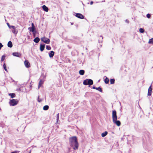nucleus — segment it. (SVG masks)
Returning a JSON list of instances; mask_svg holds the SVG:
<instances>
[{
	"label": "nucleus",
	"instance_id": "nucleus-11",
	"mask_svg": "<svg viewBox=\"0 0 153 153\" xmlns=\"http://www.w3.org/2000/svg\"><path fill=\"white\" fill-rule=\"evenodd\" d=\"M92 88L94 89H96V90L100 91V92H102V88L100 87H99L98 88H97L94 86H93V87Z\"/></svg>",
	"mask_w": 153,
	"mask_h": 153
},
{
	"label": "nucleus",
	"instance_id": "nucleus-15",
	"mask_svg": "<svg viewBox=\"0 0 153 153\" xmlns=\"http://www.w3.org/2000/svg\"><path fill=\"white\" fill-rule=\"evenodd\" d=\"M40 41V39L38 37H36L35 38V39L33 40V41L34 42L38 43Z\"/></svg>",
	"mask_w": 153,
	"mask_h": 153
},
{
	"label": "nucleus",
	"instance_id": "nucleus-1",
	"mask_svg": "<svg viewBox=\"0 0 153 153\" xmlns=\"http://www.w3.org/2000/svg\"><path fill=\"white\" fill-rule=\"evenodd\" d=\"M70 146L74 150L77 149L79 147V144L77 137L76 136L71 137L69 138Z\"/></svg>",
	"mask_w": 153,
	"mask_h": 153
},
{
	"label": "nucleus",
	"instance_id": "nucleus-20",
	"mask_svg": "<svg viewBox=\"0 0 153 153\" xmlns=\"http://www.w3.org/2000/svg\"><path fill=\"white\" fill-rule=\"evenodd\" d=\"M8 95L11 97V98H13L15 97V94L14 93H10Z\"/></svg>",
	"mask_w": 153,
	"mask_h": 153
},
{
	"label": "nucleus",
	"instance_id": "nucleus-33",
	"mask_svg": "<svg viewBox=\"0 0 153 153\" xmlns=\"http://www.w3.org/2000/svg\"><path fill=\"white\" fill-rule=\"evenodd\" d=\"M3 67H4V69L6 71H7V69H6V66L5 65V64H4V65H3Z\"/></svg>",
	"mask_w": 153,
	"mask_h": 153
},
{
	"label": "nucleus",
	"instance_id": "nucleus-6",
	"mask_svg": "<svg viewBox=\"0 0 153 153\" xmlns=\"http://www.w3.org/2000/svg\"><path fill=\"white\" fill-rule=\"evenodd\" d=\"M75 16L79 18L83 19L84 18V16L81 14L79 13H75Z\"/></svg>",
	"mask_w": 153,
	"mask_h": 153
},
{
	"label": "nucleus",
	"instance_id": "nucleus-14",
	"mask_svg": "<svg viewBox=\"0 0 153 153\" xmlns=\"http://www.w3.org/2000/svg\"><path fill=\"white\" fill-rule=\"evenodd\" d=\"M13 56L19 57L20 55V54L18 52H13Z\"/></svg>",
	"mask_w": 153,
	"mask_h": 153
},
{
	"label": "nucleus",
	"instance_id": "nucleus-35",
	"mask_svg": "<svg viewBox=\"0 0 153 153\" xmlns=\"http://www.w3.org/2000/svg\"><path fill=\"white\" fill-rule=\"evenodd\" d=\"M33 34L34 36H35L36 32L34 30L33 32Z\"/></svg>",
	"mask_w": 153,
	"mask_h": 153
},
{
	"label": "nucleus",
	"instance_id": "nucleus-32",
	"mask_svg": "<svg viewBox=\"0 0 153 153\" xmlns=\"http://www.w3.org/2000/svg\"><path fill=\"white\" fill-rule=\"evenodd\" d=\"M146 16L148 18H150L151 17V15L150 14H148L147 15H146Z\"/></svg>",
	"mask_w": 153,
	"mask_h": 153
},
{
	"label": "nucleus",
	"instance_id": "nucleus-2",
	"mask_svg": "<svg viewBox=\"0 0 153 153\" xmlns=\"http://www.w3.org/2000/svg\"><path fill=\"white\" fill-rule=\"evenodd\" d=\"M112 118L113 123L117 126H119L121 125V123L119 120H117V112L115 110H113L112 113Z\"/></svg>",
	"mask_w": 153,
	"mask_h": 153
},
{
	"label": "nucleus",
	"instance_id": "nucleus-16",
	"mask_svg": "<svg viewBox=\"0 0 153 153\" xmlns=\"http://www.w3.org/2000/svg\"><path fill=\"white\" fill-rule=\"evenodd\" d=\"M7 46L9 48H12L13 46V44L12 42L10 41H9L7 44Z\"/></svg>",
	"mask_w": 153,
	"mask_h": 153
},
{
	"label": "nucleus",
	"instance_id": "nucleus-31",
	"mask_svg": "<svg viewBox=\"0 0 153 153\" xmlns=\"http://www.w3.org/2000/svg\"><path fill=\"white\" fill-rule=\"evenodd\" d=\"M42 100H43L42 99H40L39 98V97H38V101L39 102H42Z\"/></svg>",
	"mask_w": 153,
	"mask_h": 153
},
{
	"label": "nucleus",
	"instance_id": "nucleus-21",
	"mask_svg": "<svg viewBox=\"0 0 153 153\" xmlns=\"http://www.w3.org/2000/svg\"><path fill=\"white\" fill-rule=\"evenodd\" d=\"M28 29L30 31L33 32L35 30V27H29L28 28Z\"/></svg>",
	"mask_w": 153,
	"mask_h": 153
},
{
	"label": "nucleus",
	"instance_id": "nucleus-13",
	"mask_svg": "<svg viewBox=\"0 0 153 153\" xmlns=\"http://www.w3.org/2000/svg\"><path fill=\"white\" fill-rule=\"evenodd\" d=\"M12 32L14 34H16L18 33V31L16 30L15 26H14V28H12Z\"/></svg>",
	"mask_w": 153,
	"mask_h": 153
},
{
	"label": "nucleus",
	"instance_id": "nucleus-28",
	"mask_svg": "<svg viewBox=\"0 0 153 153\" xmlns=\"http://www.w3.org/2000/svg\"><path fill=\"white\" fill-rule=\"evenodd\" d=\"M46 49L48 50H50L51 49V48L50 46H49L48 45H47L46 46Z\"/></svg>",
	"mask_w": 153,
	"mask_h": 153
},
{
	"label": "nucleus",
	"instance_id": "nucleus-38",
	"mask_svg": "<svg viewBox=\"0 0 153 153\" xmlns=\"http://www.w3.org/2000/svg\"><path fill=\"white\" fill-rule=\"evenodd\" d=\"M17 153V151H15V152H12L11 153Z\"/></svg>",
	"mask_w": 153,
	"mask_h": 153
},
{
	"label": "nucleus",
	"instance_id": "nucleus-24",
	"mask_svg": "<svg viewBox=\"0 0 153 153\" xmlns=\"http://www.w3.org/2000/svg\"><path fill=\"white\" fill-rule=\"evenodd\" d=\"M7 26H8V27H9L10 28V29H11V28H14V26H10V25H9V24L8 23H7Z\"/></svg>",
	"mask_w": 153,
	"mask_h": 153
},
{
	"label": "nucleus",
	"instance_id": "nucleus-42",
	"mask_svg": "<svg viewBox=\"0 0 153 153\" xmlns=\"http://www.w3.org/2000/svg\"><path fill=\"white\" fill-rule=\"evenodd\" d=\"M152 68H153V67H152Z\"/></svg>",
	"mask_w": 153,
	"mask_h": 153
},
{
	"label": "nucleus",
	"instance_id": "nucleus-41",
	"mask_svg": "<svg viewBox=\"0 0 153 153\" xmlns=\"http://www.w3.org/2000/svg\"><path fill=\"white\" fill-rule=\"evenodd\" d=\"M73 23H71V25H73Z\"/></svg>",
	"mask_w": 153,
	"mask_h": 153
},
{
	"label": "nucleus",
	"instance_id": "nucleus-36",
	"mask_svg": "<svg viewBox=\"0 0 153 153\" xmlns=\"http://www.w3.org/2000/svg\"><path fill=\"white\" fill-rule=\"evenodd\" d=\"M32 27H34V24L33 23H32L31 24Z\"/></svg>",
	"mask_w": 153,
	"mask_h": 153
},
{
	"label": "nucleus",
	"instance_id": "nucleus-4",
	"mask_svg": "<svg viewBox=\"0 0 153 153\" xmlns=\"http://www.w3.org/2000/svg\"><path fill=\"white\" fill-rule=\"evenodd\" d=\"M18 100L17 99H12L10 100L9 103L10 106H14L18 104Z\"/></svg>",
	"mask_w": 153,
	"mask_h": 153
},
{
	"label": "nucleus",
	"instance_id": "nucleus-9",
	"mask_svg": "<svg viewBox=\"0 0 153 153\" xmlns=\"http://www.w3.org/2000/svg\"><path fill=\"white\" fill-rule=\"evenodd\" d=\"M45 48V45L41 44L40 46V49L41 51H43Z\"/></svg>",
	"mask_w": 153,
	"mask_h": 153
},
{
	"label": "nucleus",
	"instance_id": "nucleus-8",
	"mask_svg": "<svg viewBox=\"0 0 153 153\" xmlns=\"http://www.w3.org/2000/svg\"><path fill=\"white\" fill-rule=\"evenodd\" d=\"M24 64L25 67L27 68H28L30 67V64L27 60H26L24 62Z\"/></svg>",
	"mask_w": 153,
	"mask_h": 153
},
{
	"label": "nucleus",
	"instance_id": "nucleus-25",
	"mask_svg": "<svg viewBox=\"0 0 153 153\" xmlns=\"http://www.w3.org/2000/svg\"><path fill=\"white\" fill-rule=\"evenodd\" d=\"M139 31L141 33H143L144 32V30L143 28H140L139 29Z\"/></svg>",
	"mask_w": 153,
	"mask_h": 153
},
{
	"label": "nucleus",
	"instance_id": "nucleus-19",
	"mask_svg": "<svg viewBox=\"0 0 153 153\" xmlns=\"http://www.w3.org/2000/svg\"><path fill=\"white\" fill-rule=\"evenodd\" d=\"M43 81H42L41 79L40 80V81H39V86H38V87L39 89L40 87V86H41L42 85V84H43Z\"/></svg>",
	"mask_w": 153,
	"mask_h": 153
},
{
	"label": "nucleus",
	"instance_id": "nucleus-12",
	"mask_svg": "<svg viewBox=\"0 0 153 153\" xmlns=\"http://www.w3.org/2000/svg\"><path fill=\"white\" fill-rule=\"evenodd\" d=\"M43 10L46 12H48V8L45 5H44L42 7Z\"/></svg>",
	"mask_w": 153,
	"mask_h": 153
},
{
	"label": "nucleus",
	"instance_id": "nucleus-22",
	"mask_svg": "<svg viewBox=\"0 0 153 153\" xmlns=\"http://www.w3.org/2000/svg\"><path fill=\"white\" fill-rule=\"evenodd\" d=\"M48 108L49 106L47 105L44 106L43 108V109L45 111L48 110Z\"/></svg>",
	"mask_w": 153,
	"mask_h": 153
},
{
	"label": "nucleus",
	"instance_id": "nucleus-30",
	"mask_svg": "<svg viewBox=\"0 0 153 153\" xmlns=\"http://www.w3.org/2000/svg\"><path fill=\"white\" fill-rule=\"evenodd\" d=\"M56 120L57 122H58L59 121V113H58L56 115Z\"/></svg>",
	"mask_w": 153,
	"mask_h": 153
},
{
	"label": "nucleus",
	"instance_id": "nucleus-23",
	"mask_svg": "<svg viewBox=\"0 0 153 153\" xmlns=\"http://www.w3.org/2000/svg\"><path fill=\"white\" fill-rule=\"evenodd\" d=\"M106 84H108L109 82V79L107 77H106L105 79L104 80Z\"/></svg>",
	"mask_w": 153,
	"mask_h": 153
},
{
	"label": "nucleus",
	"instance_id": "nucleus-5",
	"mask_svg": "<svg viewBox=\"0 0 153 153\" xmlns=\"http://www.w3.org/2000/svg\"><path fill=\"white\" fill-rule=\"evenodd\" d=\"M41 41L46 44H49L50 42L49 39L45 37H44L41 38Z\"/></svg>",
	"mask_w": 153,
	"mask_h": 153
},
{
	"label": "nucleus",
	"instance_id": "nucleus-34",
	"mask_svg": "<svg viewBox=\"0 0 153 153\" xmlns=\"http://www.w3.org/2000/svg\"><path fill=\"white\" fill-rule=\"evenodd\" d=\"M3 46V45L1 43H0V50L1 48Z\"/></svg>",
	"mask_w": 153,
	"mask_h": 153
},
{
	"label": "nucleus",
	"instance_id": "nucleus-7",
	"mask_svg": "<svg viewBox=\"0 0 153 153\" xmlns=\"http://www.w3.org/2000/svg\"><path fill=\"white\" fill-rule=\"evenodd\" d=\"M152 88L151 87V86H150L148 90V95L149 96H150L152 94Z\"/></svg>",
	"mask_w": 153,
	"mask_h": 153
},
{
	"label": "nucleus",
	"instance_id": "nucleus-40",
	"mask_svg": "<svg viewBox=\"0 0 153 153\" xmlns=\"http://www.w3.org/2000/svg\"><path fill=\"white\" fill-rule=\"evenodd\" d=\"M100 37H101L102 38V39H103V37L102 36H100Z\"/></svg>",
	"mask_w": 153,
	"mask_h": 153
},
{
	"label": "nucleus",
	"instance_id": "nucleus-17",
	"mask_svg": "<svg viewBox=\"0 0 153 153\" xmlns=\"http://www.w3.org/2000/svg\"><path fill=\"white\" fill-rule=\"evenodd\" d=\"M108 134V132L107 131H105L104 132H103L101 134V136L102 137H105Z\"/></svg>",
	"mask_w": 153,
	"mask_h": 153
},
{
	"label": "nucleus",
	"instance_id": "nucleus-39",
	"mask_svg": "<svg viewBox=\"0 0 153 153\" xmlns=\"http://www.w3.org/2000/svg\"><path fill=\"white\" fill-rule=\"evenodd\" d=\"M93 4V2L92 1H91V2H90V4L91 5H92Z\"/></svg>",
	"mask_w": 153,
	"mask_h": 153
},
{
	"label": "nucleus",
	"instance_id": "nucleus-3",
	"mask_svg": "<svg viewBox=\"0 0 153 153\" xmlns=\"http://www.w3.org/2000/svg\"><path fill=\"white\" fill-rule=\"evenodd\" d=\"M83 84L85 85H92L93 84V80L90 79H87L84 80L83 82Z\"/></svg>",
	"mask_w": 153,
	"mask_h": 153
},
{
	"label": "nucleus",
	"instance_id": "nucleus-29",
	"mask_svg": "<svg viewBox=\"0 0 153 153\" xmlns=\"http://www.w3.org/2000/svg\"><path fill=\"white\" fill-rule=\"evenodd\" d=\"M5 56L4 55H3L1 58V61H3L4 60V59L5 58Z\"/></svg>",
	"mask_w": 153,
	"mask_h": 153
},
{
	"label": "nucleus",
	"instance_id": "nucleus-18",
	"mask_svg": "<svg viewBox=\"0 0 153 153\" xmlns=\"http://www.w3.org/2000/svg\"><path fill=\"white\" fill-rule=\"evenodd\" d=\"M79 73L80 75H83L85 73V71L84 70H81L79 71Z\"/></svg>",
	"mask_w": 153,
	"mask_h": 153
},
{
	"label": "nucleus",
	"instance_id": "nucleus-37",
	"mask_svg": "<svg viewBox=\"0 0 153 153\" xmlns=\"http://www.w3.org/2000/svg\"><path fill=\"white\" fill-rule=\"evenodd\" d=\"M126 22L128 23H129V21L128 20H126Z\"/></svg>",
	"mask_w": 153,
	"mask_h": 153
},
{
	"label": "nucleus",
	"instance_id": "nucleus-27",
	"mask_svg": "<svg viewBox=\"0 0 153 153\" xmlns=\"http://www.w3.org/2000/svg\"><path fill=\"white\" fill-rule=\"evenodd\" d=\"M149 43L150 44L153 43V38L150 39L149 40Z\"/></svg>",
	"mask_w": 153,
	"mask_h": 153
},
{
	"label": "nucleus",
	"instance_id": "nucleus-26",
	"mask_svg": "<svg viewBox=\"0 0 153 153\" xmlns=\"http://www.w3.org/2000/svg\"><path fill=\"white\" fill-rule=\"evenodd\" d=\"M114 79H110V83L111 84H114Z\"/></svg>",
	"mask_w": 153,
	"mask_h": 153
},
{
	"label": "nucleus",
	"instance_id": "nucleus-10",
	"mask_svg": "<svg viewBox=\"0 0 153 153\" xmlns=\"http://www.w3.org/2000/svg\"><path fill=\"white\" fill-rule=\"evenodd\" d=\"M49 57L50 58L53 57L54 54V52L53 51H51L48 53Z\"/></svg>",
	"mask_w": 153,
	"mask_h": 153
}]
</instances>
